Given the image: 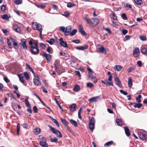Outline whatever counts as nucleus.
Here are the masks:
<instances>
[{"instance_id": "1", "label": "nucleus", "mask_w": 147, "mask_h": 147, "mask_svg": "<svg viewBox=\"0 0 147 147\" xmlns=\"http://www.w3.org/2000/svg\"><path fill=\"white\" fill-rule=\"evenodd\" d=\"M29 51L31 53L34 55H37L39 54V50L38 47V43H34V45L30 46Z\"/></svg>"}, {"instance_id": "2", "label": "nucleus", "mask_w": 147, "mask_h": 147, "mask_svg": "<svg viewBox=\"0 0 147 147\" xmlns=\"http://www.w3.org/2000/svg\"><path fill=\"white\" fill-rule=\"evenodd\" d=\"M89 118L90 120L89 124V128L91 131H92L94 128L95 121L93 117H89Z\"/></svg>"}, {"instance_id": "3", "label": "nucleus", "mask_w": 147, "mask_h": 147, "mask_svg": "<svg viewBox=\"0 0 147 147\" xmlns=\"http://www.w3.org/2000/svg\"><path fill=\"white\" fill-rule=\"evenodd\" d=\"M50 127L51 131L54 134L56 135L57 137L60 138L62 137V135L61 132L58 130L55 129L53 127L50 125H48Z\"/></svg>"}, {"instance_id": "4", "label": "nucleus", "mask_w": 147, "mask_h": 147, "mask_svg": "<svg viewBox=\"0 0 147 147\" xmlns=\"http://www.w3.org/2000/svg\"><path fill=\"white\" fill-rule=\"evenodd\" d=\"M37 78H34V84L36 86H40L41 85V83L39 80V78L38 77V75H35V76Z\"/></svg>"}, {"instance_id": "5", "label": "nucleus", "mask_w": 147, "mask_h": 147, "mask_svg": "<svg viewBox=\"0 0 147 147\" xmlns=\"http://www.w3.org/2000/svg\"><path fill=\"white\" fill-rule=\"evenodd\" d=\"M140 54V51L139 49L136 48L133 51V55L135 57H138Z\"/></svg>"}, {"instance_id": "6", "label": "nucleus", "mask_w": 147, "mask_h": 147, "mask_svg": "<svg viewBox=\"0 0 147 147\" xmlns=\"http://www.w3.org/2000/svg\"><path fill=\"white\" fill-rule=\"evenodd\" d=\"M83 19L86 22V23L90 25H92L93 18L90 19L86 17H84Z\"/></svg>"}, {"instance_id": "7", "label": "nucleus", "mask_w": 147, "mask_h": 147, "mask_svg": "<svg viewBox=\"0 0 147 147\" xmlns=\"http://www.w3.org/2000/svg\"><path fill=\"white\" fill-rule=\"evenodd\" d=\"M42 56L46 59L47 60V63H49L50 61L51 57V55H50L44 52Z\"/></svg>"}, {"instance_id": "8", "label": "nucleus", "mask_w": 147, "mask_h": 147, "mask_svg": "<svg viewBox=\"0 0 147 147\" xmlns=\"http://www.w3.org/2000/svg\"><path fill=\"white\" fill-rule=\"evenodd\" d=\"M114 79L116 84L119 87H121L122 86L121 82L119 80V78L117 76H116L114 77Z\"/></svg>"}, {"instance_id": "9", "label": "nucleus", "mask_w": 147, "mask_h": 147, "mask_svg": "<svg viewBox=\"0 0 147 147\" xmlns=\"http://www.w3.org/2000/svg\"><path fill=\"white\" fill-rule=\"evenodd\" d=\"M100 98V97L99 96L89 98L88 99V101L90 102H96Z\"/></svg>"}, {"instance_id": "10", "label": "nucleus", "mask_w": 147, "mask_h": 147, "mask_svg": "<svg viewBox=\"0 0 147 147\" xmlns=\"http://www.w3.org/2000/svg\"><path fill=\"white\" fill-rule=\"evenodd\" d=\"M60 44L63 47L66 48H67V44L66 42H64L63 40V38H61L59 39Z\"/></svg>"}, {"instance_id": "11", "label": "nucleus", "mask_w": 147, "mask_h": 147, "mask_svg": "<svg viewBox=\"0 0 147 147\" xmlns=\"http://www.w3.org/2000/svg\"><path fill=\"white\" fill-rule=\"evenodd\" d=\"M88 46L87 44H85L83 46H78L76 47V49L79 50H83L85 49L88 48Z\"/></svg>"}, {"instance_id": "12", "label": "nucleus", "mask_w": 147, "mask_h": 147, "mask_svg": "<svg viewBox=\"0 0 147 147\" xmlns=\"http://www.w3.org/2000/svg\"><path fill=\"white\" fill-rule=\"evenodd\" d=\"M21 42L22 43V45L23 48L24 49H26L27 47L26 45V40L24 38H22L21 40Z\"/></svg>"}, {"instance_id": "13", "label": "nucleus", "mask_w": 147, "mask_h": 147, "mask_svg": "<svg viewBox=\"0 0 147 147\" xmlns=\"http://www.w3.org/2000/svg\"><path fill=\"white\" fill-rule=\"evenodd\" d=\"M138 134L139 138L141 139H145L147 138V135L144 134L142 132H139Z\"/></svg>"}, {"instance_id": "14", "label": "nucleus", "mask_w": 147, "mask_h": 147, "mask_svg": "<svg viewBox=\"0 0 147 147\" xmlns=\"http://www.w3.org/2000/svg\"><path fill=\"white\" fill-rule=\"evenodd\" d=\"M79 31L83 35H85V32L82 26L80 25L78 26Z\"/></svg>"}, {"instance_id": "15", "label": "nucleus", "mask_w": 147, "mask_h": 147, "mask_svg": "<svg viewBox=\"0 0 147 147\" xmlns=\"http://www.w3.org/2000/svg\"><path fill=\"white\" fill-rule=\"evenodd\" d=\"M9 39L13 42V45L14 48L17 49L18 48L17 46L18 45V44L16 40L11 37H10L9 38Z\"/></svg>"}, {"instance_id": "16", "label": "nucleus", "mask_w": 147, "mask_h": 147, "mask_svg": "<svg viewBox=\"0 0 147 147\" xmlns=\"http://www.w3.org/2000/svg\"><path fill=\"white\" fill-rule=\"evenodd\" d=\"M39 144L42 147H48V144L46 143V141H45V140L44 141H40Z\"/></svg>"}, {"instance_id": "17", "label": "nucleus", "mask_w": 147, "mask_h": 147, "mask_svg": "<svg viewBox=\"0 0 147 147\" xmlns=\"http://www.w3.org/2000/svg\"><path fill=\"white\" fill-rule=\"evenodd\" d=\"M36 29L38 30L40 32V35L41 36L42 35V27L39 24H36Z\"/></svg>"}, {"instance_id": "18", "label": "nucleus", "mask_w": 147, "mask_h": 147, "mask_svg": "<svg viewBox=\"0 0 147 147\" xmlns=\"http://www.w3.org/2000/svg\"><path fill=\"white\" fill-rule=\"evenodd\" d=\"M76 106L75 104H73L70 105L69 107L70 111L71 112H73L76 110Z\"/></svg>"}, {"instance_id": "19", "label": "nucleus", "mask_w": 147, "mask_h": 147, "mask_svg": "<svg viewBox=\"0 0 147 147\" xmlns=\"http://www.w3.org/2000/svg\"><path fill=\"white\" fill-rule=\"evenodd\" d=\"M98 50L99 52L101 53H104L105 54H107L106 49L103 47L101 46L100 48H99Z\"/></svg>"}, {"instance_id": "20", "label": "nucleus", "mask_w": 147, "mask_h": 147, "mask_svg": "<svg viewBox=\"0 0 147 147\" xmlns=\"http://www.w3.org/2000/svg\"><path fill=\"white\" fill-rule=\"evenodd\" d=\"M113 143V141L107 142L104 144L105 147H109L111 146Z\"/></svg>"}, {"instance_id": "21", "label": "nucleus", "mask_w": 147, "mask_h": 147, "mask_svg": "<svg viewBox=\"0 0 147 147\" xmlns=\"http://www.w3.org/2000/svg\"><path fill=\"white\" fill-rule=\"evenodd\" d=\"M133 105V106L134 108H141L142 106V105L141 103H136L135 102H134L132 103Z\"/></svg>"}, {"instance_id": "22", "label": "nucleus", "mask_w": 147, "mask_h": 147, "mask_svg": "<svg viewBox=\"0 0 147 147\" xmlns=\"http://www.w3.org/2000/svg\"><path fill=\"white\" fill-rule=\"evenodd\" d=\"M124 129L125 130V132L126 135L127 136H129L130 134V133L129 132V129L127 126L125 127Z\"/></svg>"}, {"instance_id": "23", "label": "nucleus", "mask_w": 147, "mask_h": 147, "mask_svg": "<svg viewBox=\"0 0 147 147\" xmlns=\"http://www.w3.org/2000/svg\"><path fill=\"white\" fill-rule=\"evenodd\" d=\"M122 67L121 66L119 65H115L114 67V69L115 70H116L118 71H119L121 70Z\"/></svg>"}, {"instance_id": "24", "label": "nucleus", "mask_w": 147, "mask_h": 147, "mask_svg": "<svg viewBox=\"0 0 147 147\" xmlns=\"http://www.w3.org/2000/svg\"><path fill=\"white\" fill-rule=\"evenodd\" d=\"M93 25L94 24L96 25L99 23V21L98 19L95 18H93Z\"/></svg>"}, {"instance_id": "25", "label": "nucleus", "mask_w": 147, "mask_h": 147, "mask_svg": "<svg viewBox=\"0 0 147 147\" xmlns=\"http://www.w3.org/2000/svg\"><path fill=\"white\" fill-rule=\"evenodd\" d=\"M13 29L16 32L19 33L20 31V29L17 25H15L13 26Z\"/></svg>"}, {"instance_id": "26", "label": "nucleus", "mask_w": 147, "mask_h": 147, "mask_svg": "<svg viewBox=\"0 0 147 147\" xmlns=\"http://www.w3.org/2000/svg\"><path fill=\"white\" fill-rule=\"evenodd\" d=\"M18 76L19 78L20 81L22 83H24V81L22 75L21 74H18Z\"/></svg>"}, {"instance_id": "27", "label": "nucleus", "mask_w": 147, "mask_h": 147, "mask_svg": "<svg viewBox=\"0 0 147 147\" xmlns=\"http://www.w3.org/2000/svg\"><path fill=\"white\" fill-rule=\"evenodd\" d=\"M128 85L130 88L132 86V80L131 78H128Z\"/></svg>"}, {"instance_id": "28", "label": "nucleus", "mask_w": 147, "mask_h": 147, "mask_svg": "<svg viewBox=\"0 0 147 147\" xmlns=\"http://www.w3.org/2000/svg\"><path fill=\"white\" fill-rule=\"evenodd\" d=\"M89 77L92 79H95V81H94V83H96L97 82V80L95 76L92 75V74H90L89 76Z\"/></svg>"}, {"instance_id": "29", "label": "nucleus", "mask_w": 147, "mask_h": 147, "mask_svg": "<svg viewBox=\"0 0 147 147\" xmlns=\"http://www.w3.org/2000/svg\"><path fill=\"white\" fill-rule=\"evenodd\" d=\"M80 90V86L77 85H76L74 87L73 90L76 92H78Z\"/></svg>"}, {"instance_id": "30", "label": "nucleus", "mask_w": 147, "mask_h": 147, "mask_svg": "<svg viewBox=\"0 0 147 147\" xmlns=\"http://www.w3.org/2000/svg\"><path fill=\"white\" fill-rule=\"evenodd\" d=\"M71 29V26H69L66 27L65 29V32L67 33H70Z\"/></svg>"}, {"instance_id": "31", "label": "nucleus", "mask_w": 147, "mask_h": 147, "mask_svg": "<svg viewBox=\"0 0 147 147\" xmlns=\"http://www.w3.org/2000/svg\"><path fill=\"white\" fill-rule=\"evenodd\" d=\"M46 42L49 43L50 45H53L54 43L55 42V40L53 38H51L49 39V40H47Z\"/></svg>"}, {"instance_id": "32", "label": "nucleus", "mask_w": 147, "mask_h": 147, "mask_svg": "<svg viewBox=\"0 0 147 147\" xmlns=\"http://www.w3.org/2000/svg\"><path fill=\"white\" fill-rule=\"evenodd\" d=\"M61 120L62 123L65 126H67L68 124V122L65 119L61 118Z\"/></svg>"}, {"instance_id": "33", "label": "nucleus", "mask_w": 147, "mask_h": 147, "mask_svg": "<svg viewBox=\"0 0 147 147\" xmlns=\"http://www.w3.org/2000/svg\"><path fill=\"white\" fill-rule=\"evenodd\" d=\"M26 66L33 73V74H34V76H35V75H36V74L33 71V69H32L30 67V66L27 63H26Z\"/></svg>"}, {"instance_id": "34", "label": "nucleus", "mask_w": 147, "mask_h": 147, "mask_svg": "<svg viewBox=\"0 0 147 147\" xmlns=\"http://www.w3.org/2000/svg\"><path fill=\"white\" fill-rule=\"evenodd\" d=\"M141 51L143 54L146 55H147V47L143 48Z\"/></svg>"}, {"instance_id": "35", "label": "nucleus", "mask_w": 147, "mask_h": 147, "mask_svg": "<svg viewBox=\"0 0 147 147\" xmlns=\"http://www.w3.org/2000/svg\"><path fill=\"white\" fill-rule=\"evenodd\" d=\"M111 18L114 20H116L117 19V17L115 13H112L110 15Z\"/></svg>"}, {"instance_id": "36", "label": "nucleus", "mask_w": 147, "mask_h": 147, "mask_svg": "<svg viewBox=\"0 0 147 147\" xmlns=\"http://www.w3.org/2000/svg\"><path fill=\"white\" fill-rule=\"evenodd\" d=\"M116 122L117 125L119 126H121L122 125V122L121 120L117 119L116 120Z\"/></svg>"}, {"instance_id": "37", "label": "nucleus", "mask_w": 147, "mask_h": 147, "mask_svg": "<svg viewBox=\"0 0 147 147\" xmlns=\"http://www.w3.org/2000/svg\"><path fill=\"white\" fill-rule=\"evenodd\" d=\"M40 131V129L39 128H35L34 129V132L36 134H38Z\"/></svg>"}, {"instance_id": "38", "label": "nucleus", "mask_w": 147, "mask_h": 147, "mask_svg": "<svg viewBox=\"0 0 147 147\" xmlns=\"http://www.w3.org/2000/svg\"><path fill=\"white\" fill-rule=\"evenodd\" d=\"M25 103L26 106L29 108H31V106L28 100L27 99H25Z\"/></svg>"}, {"instance_id": "39", "label": "nucleus", "mask_w": 147, "mask_h": 147, "mask_svg": "<svg viewBox=\"0 0 147 147\" xmlns=\"http://www.w3.org/2000/svg\"><path fill=\"white\" fill-rule=\"evenodd\" d=\"M70 123L74 126L77 127V123L76 121L73 119H70Z\"/></svg>"}, {"instance_id": "40", "label": "nucleus", "mask_w": 147, "mask_h": 147, "mask_svg": "<svg viewBox=\"0 0 147 147\" xmlns=\"http://www.w3.org/2000/svg\"><path fill=\"white\" fill-rule=\"evenodd\" d=\"M134 3L137 5H140L142 4L143 3L142 1V0H134Z\"/></svg>"}, {"instance_id": "41", "label": "nucleus", "mask_w": 147, "mask_h": 147, "mask_svg": "<svg viewBox=\"0 0 147 147\" xmlns=\"http://www.w3.org/2000/svg\"><path fill=\"white\" fill-rule=\"evenodd\" d=\"M24 76L27 80H28L30 78V76L27 72H25L24 73Z\"/></svg>"}, {"instance_id": "42", "label": "nucleus", "mask_w": 147, "mask_h": 147, "mask_svg": "<svg viewBox=\"0 0 147 147\" xmlns=\"http://www.w3.org/2000/svg\"><path fill=\"white\" fill-rule=\"evenodd\" d=\"M35 4L38 8L41 9H44L46 7V6L45 5H38L36 3H35Z\"/></svg>"}, {"instance_id": "43", "label": "nucleus", "mask_w": 147, "mask_h": 147, "mask_svg": "<svg viewBox=\"0 0 147 147\" xmlns=\"http://www.w3.org/2000/svg\"><path fill=\"white\" fill-rule=\"evenodd\" d=\"M77 32V30L76 29H74L70 33L71 36L74 35Z\"/></svg>"}, {"instance_id": "44", "label": "nucleus", "mask_w": 147, "mask_h": 147, "mask_svg": "<svg viewBox=\"0 0 147 147\" xmlns=\"http://www.w3.org/2000/svg\"><path fill=\"white\" fill-rule=\"evenodd\" d=\"M52 121L56 124V126L58 127H59V123L57 121L56 119H52Z\"/></svg>"}, {"instance_id": "45", "label": "nucleus", "mask_w": 147, "mask_h": 147, "mask_svg": "<svg viewBox=\"0 0 147 147\" xmlns=\"http://www.w3.org/2000/svg\"><path fill=\"white\" fill-rule=\"evenodd\" d=\"M39 100L40 101L42 104L44 105L48 109H49L50 110H51V109L49 107L47 106L46 105L45 103L40 98H38Z\"/></svg>"}, {"instance_id": "46", "label": "nucleus", "mask_w": 147, "mask_h": 147, "mask_svg": "<svg viewBox=\"0 0 147 147\" xmlns=\"http://www.w3.org/2000/svg\"><path fill=\"white\" fill-rule=\"evenodd\" d=\"M86 86L88 87L91 88L93 87L94 85L92 83L88 82Z\"/></svg>"}, {"instance_id": "47", "label": "nucleus", "mask_w": 147, "mask_h": 147, "mask_svg": "<svg viewBox=\"0 0 147 147\" xmlns=\"http://www.w3.org/2000/svg\"><path fill=\"white\" fill-rule=\"evenodd\" d=\"M141 96L140 95H139L136 98V100L138 102L140 103L141 102Z\"/></svg>"}, {"instance_id": "48", "label": "nucleus", "mask_w": 147, "mask_h": 147, "mask_svg": "<svg viewBox=\"0 0 147 147\" xmlns=\"http://www.w3.org/2000/svg\"><path fill=\"white\" fill-rule=\"evenodd\" d=\"M1 18L7 20L9 18V17L7 14H4L3 16H1Z\"/></svg>"}, {"instance_id": "49", "label": "nucleus", "mask_w": 147, "mask_h": 147, "mask_svg": "<svg viewBox=\"0 0 147 147\" xmlns=\"http://www.w3.org/2000/svg\"><path fill=\"white\" fill-rule=\"evenodd\" d=\"M65 28L64 27L61 26L59 28V30L62 31L63 32H65Z\"/></svg>"}, {"instance_id": "50", "label": "nucleus", "mask_w": 147, "mask_h": 147, "mask_svg": "<svg viewBox=\"0 0 147 147\" xmlns=\"http://www.w3.org/2000/svg\"><path fill=\"white\" fill-rule=\"evenodd\" d=\"M51 142H55L56 143H57V138H52L51 139Z\"/></svg>"}, {"instance_id": "51", "label": "nucleus", "mask_w": 147, "mask_h": 147, "mask_svg": "<svg viewBox=\"0 0 147 147\" xmlns=\"http://www.w3.org/2000/svg\"><path fill=\"white\" fill-rule=\"evenodd\" d=\"M118 25L117 23L114 21H112V23L111 24V25L113 27H115Z\"/></svg>"}, {"instance_id": "52", "label": "nucleus", "mask_w": 147, "mask_h": 147, "mask_svg": "<svg viewBox=\"0 0 147 147\" xmlns=\"http://www.w3.org/2000/svg\"><path fill=\"white\" fill-rule=\"evenodd\" d=\"M20 124H18L17 125V134L18 135H19V133L20 132Z\"/></svg>"}, {"instance_id": "53", "label": "nucleus", "mask_w": 147, "mask_h": 147, "mask_svg": "<svg viewBox=\"0 0 147 147\" xmlns=\"http://www.w3.org/2000/svg\"><path fill=\"white\" fill-rule=\"evenodd\" d=\"M122 18L124 20H127V18L126 17V15L125 13H123L121 15Z\"/></svg>"}, {"instance_id": "54", "label": "nucleus", "mask_w": 147, "mask_h": 147, "mask_svg": "<svg viewBox=\"0 0 147 147\" xmlns=\"http://www.w3.org/2000/svg\"><path fill=\"white\" fill-rule=\"evenodd\" d=\"M75 6L74 4L72 3H69L67 4V7H72Z\"/></svg>"}, {"instance_id": "55", "label": "nucleus", "mask_w": 147, "mask_h": 147, "mask_svg": "<svg viewBox=\"0 0 147 147\" xmlns=\"http://www.w3.org/2000/svg\"><path fill=\"white\" fill-rule=\"evenodd\" d=\"M140 38L142 41H144L146 39V37L145 36H140Z\"/></svg>"}, {"instance_id": "56", "label": "nucleus", "mask_w": 147, "mask_h": 147, "mask_svg": "<svg viewBox=\"0 0 147 147\" xmlns=\"http://www.w3.org/2000/svg\"><path fill=\"white\" fill-rule=\"evenodd\" d=\"M119 91L121 93L123 94L124 95H126L127 94V92L125 91H124L123 90H120Z\"/></svg>"}, {"instance_id": "57", "label": "nucleus", "mask_w": 147, "mask_h": 147, "mask_svg": "<svg viewBox=\"0 0 147 147\" xmlns=\"http://www.w3.org/2000/svg\"><path fill=\"white\" fill-rule=\"evenodd\" d=\"M40 46L42 48L44 49H45L46 47L45 45L42 43H40Z\"/></svg>"}, {"instance_id": "58", "label": "nucleus", "mask_w": 147, "mask_h": 147, "mask_svg": "<svg viewBox=\"0 0 147 147\" xmlns=\"http://www.w3.org/2000/svg\"><path fill=\"white\" fill-rule=\"evenodd\" d=\"M104 30L107 31L109 34H111L112 32L110 29L109 28H104Z\"/></svg>"}, {"instance_id": "59", "label": "nucleus", "mask_w": 147, "mask_h": 147, "mask_svg": "<svg viewBox=\"0 0 147 147\" xmlns=\"http://www.w3.org/2000/svg\"><path fill=\"white\" fill-rule=\"evenodd\" d=\"M134 70V68L133 67H130L127 70V71L128 73H130L131 72L133 71Z\"/></svg>"}, {"instance_id": "60", "label": "nucleus", "mask_w": 147, "mask_h": 147, "mask_svg": "<svg viewBox=\"0 0 147 147\" xmlns=\"http://www.w3.org/2000/svg\"><path fill=\"white\" fill-rule=\"evenodd\" d=\"M7 43L8 46L10 48H12V46L11 44V43L10 41L8 39H7Z\"/></svg>"}, {"instance_id": "61", "label": "nucleus", "mask_w": 147, "mask_h": 147, "mask_svg": "<svg viewBox=\"0 0 147 147\" xmlns=\"http://www.w3.org/2000/svg\"><path fill=\"white\" fill-rule=\"evenodd\" d=\"M33 109L35 113H37L38 112V109L36 106H34L33 107Z\"/></svg>"}, {"instance_id": "62", "label": "nucleus", "mask_w": 147, "mask_h": 147, "mask_svg": "<svg viewBox=\"0 0 147 147\" xmlns=\"http://www.w3.org/2000/svg\"><path fill=\"white\" fill-rule=\"evenodd\" d=\"M87 69L88 71V73L89 74V75L90 74H92L93 72L92 70L90 67H88L87 68Z\"/></svg>"}, {"instance_id": "63", "label": "nucleus", "mask_w": 147, "mask_h": 147, "mask_svg": "<svg viewBox=\"0 0 147 147\" xmlns=\"http://www.w3.org/2000/svg\"><path fill=\"white\" fill-rule=\"evenodd\" d=\"M6 9V7L4 5H3L1 7V9L3 11H4Z\"/></svg>"}, {"instance_id": "64", "label": "nucleus", "mask_w": 147, "mask_h": 147, "mask_svg": "<svg viewBox=\"0 0 147 147\" xmlns=\"http://www.w3.org/2000/svg\"><path fill=\"white\" fill-rule=\"evenodd\" d=\"M4 80L7 83H8L10 82V80L7 77H5L4 78Z\"/></svg>"}]
</instances>
